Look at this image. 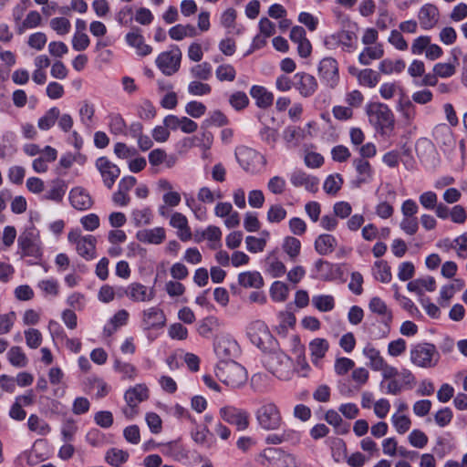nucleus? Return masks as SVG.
Here are the masks:
<instances>
[{"instance_id":"dca6fc26","label":"nucleus","mask_w":467,"mask_h":467,"mask_svg":"<svg viewBox=\"0 0 467 467\" xmlns=\"http://www.w3.org/2000/svg\"><path fill=\"white\" fill-rule=\"evenodd\" d=\"M290 182L293 186L304 187L307 192H317L318 191L319 180L317 177L309 175L301 170L294 171L290 174Z\"/></svg>"},{"instance_id":"a211bd4d","label":"nucleus","mask_w":467,"mask_h":467,"mask_svg":"<svg viewBox=\"0 0 467 467\" xmlns=\"http://www.w3.org/2000/svg\"><path fill=\"white\" fill-rule=\"evenodd\" d=\"M142 323L146 329L160 328L165 326L166 317L161 308L149 307L142 312Z\"/></svg>"},{"instance_id":"de8ad7c7","label":"nucleus","mask_w":467,"mask_h":467,"mask_svg":"<svg viewBox=\"0 0 467 467\" xmlns=\"http://www.w3.org/2000/svg\"><path fill=\"white\" fill-rule=\"evenodd\" d=\"M364 355L369 359L372 369L379 371L385 364L384 358L379 350L371 346H367L363 350Z\"/></svg>"},{"instance_id":"7ed1b4c3","label":"nucleus","mask_w":467,"mask_h":467,"mask_svg":"<svg viewBox=\"0 0 467 467\" xmlns=\"http://www.w3.org/2000/svg\"><path fill=\"white\" fill-rule=\"evenodd\" d=\"M247 335L251 342L264 353L267 350H274L279 344L270 332L268 327L260 320L250 324L247 328Z\"/></svg>"},{"instance_id":"1a4fd4ad","label":"nucleus","mask_w":467,"mask_h":467,"mask_svg":"<svg viewBox=\"0 0 467 467\" xmlns=\"http://www.w3.org/2000/svg\"><path fill=\"white\" fill-rule=\"evenodd\" d=\"M182 52L178 47L161 52L156 58V66L166 76L176 73L181 66Z\"/></svg>"},{"instance_id":"58836bf2","label":"nucleus","mask_w":467,"mask_h":467,"mask_svg":"<svg viewBox=\"0 0 467 467\" xmlns=\"http://www.w3.org/2000/svg\"><path fill=\"white\" fill-rule=\"evenodd\" d=\"M28 429L38 435L45 436L51 431L50 426L36 414L30 415L27 420Z\"/></svg>"},{"instance_id":"864d4df0","label":"nucleus","mask_w":467,"mask_h":467,"mask_svg":"<svg viewBox=\"0 0 467 467\" xmlns=\"http://www.w3.org/2000/svg\"><path fill=\"white\" fill-rule=\"evenodd\" d=\"M78 113L81 123L86 126H90L95 114V107L91 102L84 100L81 103Z\"/></svg>"},{"instance_id":"8fccbe9b","label":"nucleus","mask_w":467,"mask_h":467,"mask_svg":"<svg viewBox=\"0 0 467 467\" xmlns=\"http://www.w3.org/2000/svg\"><path fill=\"white\" fill-rule=\"evenodd\" d=\"M161 451L163 455L180 460L183 454V449L179 441H173L161 445Z\"/></svg>"},{"instance_id":"2f4dec72","label":"nucleus","mask_w":467,"mask_h":467,"mask_svg":"<svg viewBox=\"0 0 467 467\" xmlns=\"http://www.w3.org/2000/svg\"><path fill=\"white\" fill-rule=\"evenodd\" d=\"M384 56V49L381 44L365 47L358 56L361 65L368 66L373 60L379 59Z\"/></svg>"},{"instance_id":"13d9d810","label":"nucleus","mask_w":467,"mask_h":467,"mask_svg":"<svg viewBox=\"0 0 467 467\" xmlns=\"http://www.w3.org/2000/svg\"><path fill=\"white\" fill-rule=\"evenodd\" d=\"M340 46L344 51L352 52L355 49L354 41L357 39V35L351 30L338 31Z\"/></svg>"},{"instance_id":"37998d69","label":"nucleus","mask_w":467,"mask_h":467,"mask_svg":"<svg viewBox=\"0 0 467 467\" xmlns=\"http://www.w3.org/2000/svg\"><path fill=\"white\" fill-rule=\"evenodd\" d=\"M312 304L321 312H329L335 307L334 297L330 295L315 296L312 298Z\"/></svg>"},{"instance_id":"4468645a","label":"nucleus","mask_w":467,"mask_h":467,"mask_svg":"<svg viewBox=\"0 0 467 467\" xmlns=\"http://www.w3.org/2000/svg\"><path fill=\"white\" fill-rule=\"evenodd\" d=\"M353 166L358 173L357 178L351 182L353 188H360L372 181L374 171L367 160L356 158L353 160Z\"/></svg>"},{"instance_id":"774afa93","label":"nucleus","mask_w":467,"mask_h":467,"mask_svg":"<svg viewBox=\"0 0 467 467\" xmlns=\"http://www.w3.org/2000/svg\"><path fill=\"white\" fill-rule=\"evenodd\" d=\"M286 216L285 209L280 204L271 205L267 212V220L271 223H278Z\"/></svg>"},{"instance_id":"72a5a7b5","label":"nucleus","mask_w":467,"mask_h":467,"mask_svg":"<svg viewBox=\"0 0 467 467\" xmlns=\"http://www.w3.org/2000/svg\"><path fill=\"white\" fill-rule=\"evenodd\" d=\"M109 131L114 135H127V123L123 117L117 112L108 115Z\"/></svg>"},{"instance_id":"2eb2a0df","label":"nucleus","mask_w":467,"mask_h":467,"mask_svg":"<svg viewBox=\"0 0 467 467\" xmlns=\"http://www.w3.org/2000/svg\"><path fill=\"white\" fill-rule=\"evenodd\" d=\"M125 295L133 302H150L155 297V289L140 283H131L127 286Z\"/></svg>"},{"instance_id":"0e129e2a","label":"nucleus","mask_w":467,"mask_h":467,"mask_svg":"<svg viewBox=\"0 0 467 467\" xmlns=\"http://www.w3.org/2000/svg\"><path fill=\"white\" fill-rule=\"evenodd\" d=\"M47 42V35L43 32H36L31 34L27 39V45L29 47L41 51Z\"/></svg>"},{"instance_id":"a19ab883","label":"nucleus","mask_w":467,"mask_h":467,"mask_svg":"<svg viewBox=\"0 0 467 467\" xmlns=\"http://www.w3.org/2000/svg\"><path fill=\"white\" fill-rule=\"evenodd\" d=\"M374 267L377 269L374 272V276L377 280H379L381 283L385 284H388L391 281L392 275L390 271V266L386 261H376L374 263Z\"/></svg>"},{"instance_id":"603ef678","label":"nucleus","mask_w":467,"mask_h":467,"mask_svg":"<svg viewBox=\"0 0 467 467\" xmlns=\"http://www.w3.org/2000/svg\"><path fill=\"white\" fill-rule=\"evenodd\" d=\"M49 26L59 36H65L71 29V23L66 17H54L49 22Z\"/></svg>"},{"instance_id":"f8f14e48","label":"nucleus","mask_w":467,"mask_h":467,"mask_svg":"<svg viewBox=\"0 0 467 467\" xmlns=\"http://www.w3.org/2000/svg\"><path fill=\"white\" fill-rule=\"evenodd\" d=\"M95 166L100 173L104 185L111 189L120 174L119 168L107 157L98 158Z\"/></svg>"},{"instance_id":"b1692460","label":"nucleus","mask_w":467,"mask_h":467,"mask_svg":"<svg viewBox=\"0 0 467 467\" xmlns=\"http://www.w3.org/2000/svg\"><path fill=\"white\" fill-rule=\"evenodd\" d=\"M259 425L265 430H276L282 423L279 410H257Z\"/></svg>"},{"instance_id":"5fc2aeb1","label":"nucleus","mask_w":467,"mask_h":467,"mask_svg":"<svg viewBox=\"0 0 467 467\" xmlns=\"http://www.w3.org/2000/svg\"><path fill=\"white\" fill-rule=\"evenodd\" d=\"M78 430L76 425V420L70 417H64L63 424L61 428V434L63 437V441L66 442H69L73 440L74 435Z\"/></svg>"},{"instance_id":"79ce46f5","label":"nucleus","mask_w":467,"mask_h":467,"mask_svg":"<svg viewBox=\"0 0 467 467\" xmlns=\"http://www.w3.org/2000/svg\"><path fill=\"white\" fill-rule=\"evenodd\" d=\"M289 294L287 285L281 281H275L270 288L271 298L275 302H284L286 300Z\"/></svg>"},{"instance_id":"69168bd1","label":"nucleus","mask_w":467,"mask_h":467,"mask_svg":"<svg viewBox=\"0 0 467 467\" xmlns=\"http://www.w3.org/2000/svg\"><path fill=\"white\" fill-rule=\"evenodd\" d=\"M246 249L250 253L263 252L266 245V239L264 237L257 238L255 236L248 235L245 238Z\"/></svg>"},{"instance_id":"4c0bfd02","label":"nucleus","mask_w":467,"mask_h":467,"mask_svg":"<svg viewBox=\"0 0 467 467\" xmlns=\"http://www.w3.org/2000/svg\"><path fill=\"white\" fill-rule=\"evenodd\" d=\"M406 64L403 59H397L396 61H392L391 59L386 58L383 59L379 66V69L381 73L385 75H389L392 73H400L405 69Z\"/></svg>"},{"instance_id":"c756f323","label":"nucleus","mask_w":467,"mask_h":467,"mask_svg":"<svg viewBox=\"0 0 467 467\" xmlns=\"http://www.w3.org/2000/svg\"><path fill=\"white\" fill-rule=\"evenodd\" d=\"M337 239L328 234H322L315 240V250L320 255L331 254L337 246Z\"/></svg>"},{"instance_id":"f257e3e1","label":"nucleus","mask_w":467,"mask_h":467,"mask_svg":"<svg viewBox=\"0 0 467 467\" xmlns=\"http://www.w3.org/2000/svg\"><path fill=\"white\" fill-rule=\"evenodd\" d=\"M365 111L369 124L381 136H390L395 128V116L390 108L381 102H368Z\"/></svg>"},{"instance_id":"7c9ffc66","label":"nucleus","mask_w":467,"mask_h":467,"mask_svg":"<svg viewBox=\"0 0 467 467\" xmlns=\"http://www.w3.org/2000/svg\"><path fill=\"white\" fill-rule=\"evenodd\" d=\"M16 135L13 131H5L0 137V159L13 156L17 149L15 144Z\"/></svg>"},{"instance_id":"680f3d73","label":"nucleus","mask_w":467,"mask_h":467,"mask_svg":"<svg viewBox=\"0 0 467 467\" xmlns=\"http://www.w3.org/2000/svg\"><path fill=\"white\" fill-rule=\"evenodd\" d=\"M193 139L195 146L201 148L203 151H206L213 145V135L207 130H202L199 135L193 136Z\"/></svg>"},{"instance_id":"5701e85b","label":"nucleus","mask_w":467,"mask_h":467,"mask_svg":"<svg viewBox=\"0 0 467 467\" xmlns=\"http://www.w3.org/2000/svg\"><path fill=\"white\" fill-rule=\"evenodd\" d=\"M369 310L381 317L380 322L389 329L392 321V312L389 309L386 303L379 296H374L368 304Z\"/></svg>"},{"instance_id":"052dcab7","label":"nucleus","mask_w":467,"mask_h":467,"mask_svg":"<svg viewBox=\"0 0 467 467\" xmlns=\"http://www.w3.org/2000/svg\"><path fill=\"white\" fill-rule=\"evenodd\" d=\"M114 368L124 379H134L137 377L138 370L130 363L116 361Z\"/></svg>"},{"instance_id":"ea45409f","label":"nucleus","mask_w":467,"mask_h":467,"mask_svg":"<svg viewBox=\"0 0 467 467\" xmlns=\"http://www.w3.org/2000/svg\"><path fill=\"white\" fill-rule=\"evenodd\" d=\"M343 178L339 173L328 175L323 185L324 191L330 195H336L343 185Z\"/></svg>"},{"instance_id":"9b49d317","label":"nucleus","mask_w":467,"mask_h":467,"mask_svg":"<svg viewBox=\"0 0 467 467\" xmlns=\"http://www.w3.org/2000/svg\"><path fill=\"white\" fill-rule=\"evenodd\" d=\"M232 348L233 345L229 336L219 335L216 337L214 342V352L219 358V363L217 365V376L219 378L222 377L221 371L224 369V366L232 361Z\"/></svg>"},{"instance_id":"49530a36","label":"nucleus","mask_w":467,"mask_h":467,"mask_svg":"<svg viewBox=\"0 0 467 467\" xmlns=\"http://www.w3.org/2000/svg\"><path fill=\"white\" fill-rule=\"evenodd\" d=\"M380 76L371 68L361 69L358 83L362 86L374 88L379 82Z\"/></svg>"},{"instance_id":"0eeeda50","label":"nucleus","mask_w":467,"mask_h":467,"mask_svg":"<svg viewBox=\"0 0 467 467\" xmlns=\"http://www.w3.org/2000/svg\"><path fill=\"white\" fill-rule=\"evenodd\" d=\"M18 245L26 256L40 257L42 255L39 231L34 226L28 227L18 237Z\"/></svg>"},{"instance_id":"f704fd0d","label":"nucleus","mask_w":467,"mask_h":467,"mask_svg":"<svg viewBox=\"0 0 467 467\" xmlns=\"http://www.w3.org/2000/svg\"><path fill=\"white\" fill-rule=\"evenodd\" d=\"M282 249L292 262H295L301 251V242L294 236H285L282 243Z\"/></svg>"},{"instance_id":"4be33fe9","label":"nucleus","mask_w":467,"mask_h":467,"mask_svg":"<svg viewBox=\"0 0 467 467\" xmlns=\"http://www.w3.org/2000/svg\"><path fill=\"white\" fill-rule=\"evenodd\" d=\"M328 349L329 343L326 338L317 337L310 341L311 361L317 368H322V358L326 356Z\"/></svg>"},{"instance_id":"3c124183","label":"nucleus","mask_w":467,"mask_h":467,"mask_svg":"<svg viewBox=\"0 0 467 467\" xmlns=\"http://www.w3.org/2000/svg\"><path fill=\"white\" fill-rule=\"evenodd\" d=\"M227 122L228 120L224 114L219 110H215L202 121L201 128L202 130H208L211 126L222 127L227 124Z\"/></svg>"},{"instance_id":"9d476101","label":"nucleus","mask_w":467,"mask_h":467,"mask_svg":"<svg viewBox=\"0 0 467 467\" xmlns=\"http://www.w3.org/2000/svg\"><path fill=\"white\" fill-rule=\"evenodd\" d=\"M321 81L328 88H335L339 82L338 63L331 57H324L317 67Z\"/></svg>"},{"instance_id":"6e6d98bb","label":"nucleus","mask_w":467,"mask_h":467,"mask_svg":"<svg viewBox=\"0 0 467 467\" xmlns=\"http://www.w3.org/2000/svg\"><path fill=\"white\" fill-rule=\"evenodd\" d=\"M392 423L400 434L405 433L410 428V420L402 413V410H397L392 415Z\"/></svg>"},{"instance_id":"ddd939ff","label":"nucleus","mask_w":467,"mask_h":467,"mask_svg":"<svg viewBox=\"0 0 467 467\" xmlns=\"http://www.w3.org/2000/svg\"><path fill=\"white\" fill-rule=\"evenodd\" d=\"M294 88L304 98L312 97L318 88V83L316 78L306 72H297L295 74Z\"/></svg>"},{"instance_id":"4d7b16f0","label":"nucleus","mask_w":467,"mask_h":467,"mask_svg":"<svg viewBox=\"0 0 467 467\" xmlns=\"http://www.w3.org/2000/svg\"><path fill=\"white\" fill-rule=\"evenodd\" d=\"M66 193V185L62 182H54L51 188L46 192L45 199L60 202Z\"/></svg>"},{"instance_id":"e2e57ef3","label":"nucleus","mask_w":467,"mask_h":467,"mask_svg":"<svg viewBox=\"0 0 467 467\" xmlns=\"http://www.w3.org/2000/svg\"><path fill=\"white\" fill-rule=\"evenodd\" d=\"M223 194L219 190H211L208 187H202L197 194V198L199 201L206 203H212L216 199H221Z\"/></svg>"},{"instance_id":"39448f33","label":"nucleus","mask_w":467,"mask_h":467,"mask_svg":"<svg viewBox=\"0 0 467 467\" xmlns=\"http://www.w3.org/2000/svg\"><path fill=\"white\" fill-rule=\"evenodd\" d=\"M67 241L83 259L90 261L96 258L97 238L94 235H83L79 229H72L67 234Z\"/></svg>"},{"instance_id":"20e7f679","label":"nucleus","mask_w":467,"mask_h":467,"mask_svg":"<svg viewBox=\"0 0 467 467\" xmlns=\"http://www.w3.org/2000/svg\"><path fill=\"white\" fill-rule=\"evenodd\" d=\"M440 359V354L431 343H419L410 348V361L417 367L430 368L435 367Z\"/></svg>"},{"instance_id":"c03bdc74","label":"nucleus","mask_w":467,"mask_h":467,"mask_svg":"<svg viewBox=\"0 0 467 467\" xmlns=\"http://www.w3.org/2000/svg\"><path fill=\"white\" fill-rule=\"evenodd\" d=\"M152 219V213L150 208L135 209L131 212V220L135 226L150 224Z\"/></svg>"},{"instance_id":"cd10ccee","label":"nucleus","mask_w":467,"mask_h":467,"mask_svg":"<svg viewBox=\"0 0 467 467\" xmlns=\"http://www.w3.org/2000/svg\"><path fill=\"white\" fill-rule=\"evenodd\" d=\"M250 95L260 109H267L274 103V94L263 86L254 85L250 89Z\"/></svg>"},{"instance_id":"6ab92c4d","label":"nucleus","mask_w":467,"mask_h":467,"mask_svg":"<svg viewBox=\"0 0 467 467\" xmlns=\"http://www.w3.org/2000/svg\"><path fill=\"white\" fill-rule=\"evenodd\" d=\"M124 398L129 407L134 409L150 398V389L145 384H136L126 390Z\"/></svg>"},{"instance_id":"09e8293b","label":"nucleus","mask_w":467,"mask_h":467,"mask_svg":"<svg viewBox=\"0 0 467 467\" xmlns=\"http://www.w3.org/2000/svg\"><path fill=\"white\" fill-rule=\"evenodd\" d=\"M7 358L9 362L17 368H24L27 364V358L20 347H12L8 353Z\"/></svg>"},{"instance_id":"473e14b6","label":"nucleus","mask_w":467,"mask_h":467,"mask_svg":"<svg viewBox=\"0 0 467 467\" xmlns=\"http://www.w3.org/2000/svg\"><path fill=\"white\" fill-rule=\"evenodd\" d=\"M238 282L244 287L259 289L264 285V279L257 271L244 272L238 275Z\"/></svg>"},{"instance_id":"423d86ee","label":"nucleus","mask_w":467,"mask_h":467,"mask_svg":"<svg viewBox=\"0 0 467 467\" xmlns=\"http://www.w3.org/2000/svg\"><path fill=\"white\" fill-rule=\"evenodd\" d=\"M235 159L240 166L247 172H259L265 165V158L251 148L239 147L235 151Z\"/></svg>"},{"instance_id":"bb28decb","label":"nucleus","mask_w":467,"mask_h":467,"mask_svg":"<svg viewBox=\"0 0 467 467\" xmlns=\"http://www.w3.org/2000/svg\"><path fill=\"white\" fill-rule=\"evenodd\" d=\"M396 109L400 113L405 125L410 126L413 123L416 118V107L408 97L404 95L400 97Z\"/></svg>"},{"instance_id":"412c9836","label":"nucleus","mask_w":467,"mask_h":467,"mask_svg":"<svg viewBox=\"0 0 467 467\" xmlns=\"http://www.w3.org/2000/svg\"><path fill=\"white\" fill-rule=\"evenodd\" d=\"M69 201L71 205L78 211L88 210L93 205L91 196L81 187H76L70 191Z\"/></svg>"},{"instance_id":"f03ea898","label":"nucleus","mask_w":467,"mask_h":467,"mask_svg":"<svg viewBox=\"0 0 467 467\" xmlns=\"http://www.w3.org/2000/svg\"><path fill=\"white\" fill-rule=\"evenodd\" d=\"M263 363L268 371L280 379H289L293 374V361L280 348L279 344L275 349L264 353Z\"/></svg>"},{"instance_id":"bf43d9fd","label":"nucleus","mask_w":467,"mask_h":467,"mask_svg":"<svg viewBox=\"0 0 467 467\" xmlns=\"http://www.w3.org/2000/svg\"><path fill=\"white\" fill-rule=\"evenodd\" d=\"M282 451L276 448H267L259 456V462L265 467H272L273 461L279 458Z\"/></svg>"},{"instance_id":"a18cd8bd","label":"nucleus","mask_w":467,"mask_h":467,"mask_svg":"<svg viewBox=\"0 0 467 467\" xmlns=\"http://www.w3.org/2000/svg\"><path fill=\"white\" fill-rule=\"evenodd\" d=\"M105 459L109 464L119 466L128 461L129 453L123 450L112 448L107 451Z\"/></svg>"},{"instance_id":"e433bc0d","label":"nucleus","mask_w":467,"mask_h":467,"mask_svg":"<svg viewBox=\"0 0 467 467\" xmlns=\"http://www.w3.org/2000/svg\"><path fill=\"white\" fill-rule=\"evenodd\" d=\"M42 22L41 15L37 11H30L26 18L17 25L16 30L18 34H23L26 29H32L39 26Z\"/></svg>"},{"instance_id":"c9c22d12","label":"nucleus","mask_w":467,"mask_h":467,"mask_svg":"<svg viewBox=\"0 0 467 467\" xmlns=\"http://www.w3.org/2000/svg\"><path fill=\"white\" fill-rule=\"evenodd\" d=\"M60 110L57 107L50 108L46 113L37 120V127L41 130H50L59 118Z\"/></svg>"},{"instance_id":"6e6552de","label":"nucleus","mask_w":467,"mask_h":467,"mask_svg":"<svg viewBox=\"0 0 467 467\" xmlns=\"http://www.w3.org/2000/svg\"><path fill=\"white\" fill-rule=\"evenodd\" d=\"M415 377L410 370L403 368L400 375L392 380H381L380 389L384 393L398 395L403 390L412 389Z\"/></svg>"},{"instance_id":"393cba45","label":"nucleus","mask_w":467,"mask_h":467,"mask_svg":"<svg viewBox=\"0 0 467 467\" xmlns=\"http://www.w3.org/2000/svg\"><path fill=\"white\" fill-rule=\"evenodd\" d=\"M165 230L162 227L142 229L136 234V238L144 244H160L165 240Z\"/></svg>"},{"instance_id":"338daca9","label":"nucleus","mask_w":467,"mask_h":467,"mask_svg":"<svg viewBox=\"0 0 467 467\" xmlns=\"http://www.w3.org/2000/svg\"><path fill=\"white\" fill-rule=\"evenodd\" d=\"M191 74L195 78L207 80L212 75V67L207 62L198 64L192 67Z\"/></svg>"},{"instance_id":"f3484780","label":"nucleus","mask_w":467,"mask_h":467,"mask_svg":"<svg viewBox=\"0 0 467 467\" xmlns=\"http://www.w3.org/2000/svg\"><path fill=\"white\" fill-rule=\"evenodd\" d=\"M263 270L273 278L280 277L286 272L285 265L279 260L277 250L270 252L262 262Z\"/></svg>"},{"instance_id":"a878e982","label":"nucleus","mask_w":467,"mask_h":467,"mask_svg":"<svg viewBox=\"0 0 467 467\" xmlns=\"http://www.w3.org/2000/svg\"><path fill=\"white\" fill-rule=\"evenodd\" d=\"M126 41L129 46L134 47L139 56H147L152 52V47L147 45L140 29L129 32L126 35Z\"/></svg>"},{"instance_id":"aec40b11","label":"nucleus","mask_w":467,"mask_h":467,"mask_svg":"<svg viewBox=\"0 0 467 467\" xmlns=\"http://www.w3.org/2000/svg\"><path fill=\"white\" fill-rule=\"evenodd\" d=\"M418 17L422 29H431L438 23L439 10L434 5L426 4L420 7Z\"/></svg>"},{"instance_id":"c85d7f7f","label":"nucleus","mask_w":467,"mask_h":467,"mask_svg":"<svg viewBox=\"0 0 467 467\" xmlns=\"http://www.w3.org/2000/svg\"><path fill=\"white\" fill-rule=\"evenodd\" d=\"M170 224L178 230L177 235L182 241L185 242L192 238V232L188 225V220L182 213L177 212L174 213L171 216Z\"/></svg>"}]
</instances>
